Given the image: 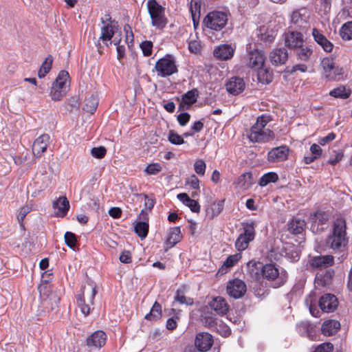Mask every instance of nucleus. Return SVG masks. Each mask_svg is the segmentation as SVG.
I'll return each mask as SVG.
<instances>
[{"mask_svg": "<svg viewBox=\"0 0 352 352\" xmlns=\"http://www.w3.org/2000/svg\"><path fill=\"white\" fill-rule=\"evenodd\" d=\"M346 222L342 219H337L333 224L331 232L325 239V245L331 249L333 254H339L338 258L342 262L347 257L346 247L348 239L346 237Z\"/></svg>", "mask_w": 352, "mask_h": 352, "instance_id": "1", "label": "nucleus"}, {"mask_svg": "<svg viewBox=\"0 0 352 352\" xmlns=\"http://www.w3.org/2000/svg\"><path fill=\"white\" fill-rule=\"evenodd\" d=\"M271 120V117L266 114L258 117L248 134L250 141L254 143H264L273 140L274 138V132L266 127Z\"/></svg>", "mask_w": 352, "mask_h": 352, "instance_id": "2", "label": "nucleus"}, {"mask_svg": "<svg viewBox=\"0 0 352 352\" xmlns=\"http://www.w3.org/2000/svg\"><path fill=\"white\" fill-rule=\"evenodd\" d=\"M146 8L151 21V25L156 30H162L168 21L165 14V8L155 0H148Z\"/></svg>", "mask_w": 352, "mask_h": 352, "instance_id": "3", "label": "nucleus"}, {"mask_svg": "<svg viewBox=\"0 0 352 352\" xmlns=\"http://www.w3.org/2000/svg\"><path fill=\"white\" fill-rule=\"evenodd\" d=\"M228 20V14L221 11H212L204 18V27L213 32H219L225 28Z\"/></svg>", "mask_w": 352, "mask_h": 352, "instance_id": "4", "label": "nucleus"}, {"mask_svg": "<svg viewBox=\"0 0 352 352\" xmlns=\"http://www.w3.org/2000/svg\"><path fill=\"white\" fill-rule=\"evenodd\" d=\"M320 65L322 68V76L327 81L339 80L343 75V68L336 65L334 59L331 57L323 58Z\"/></svg>", "mask_w": 352, "mask_h": 352, "instance_id": "5", "label": "nucleus"}, {"mask_svg": "<svg viewBox=\"0 0 352 352\" xmlns=\"http://www.w3.org/2000/svg\"><path fill=\"white\" fill-rule=\"evenodd\" d=\"M243 232L240 234L235 242V247L239 251L245 250L249 245L250 242L254 239L256 235V223L252 221L243 222Z\"/></svg>", "mask_w": 352, "mask_h": 352, "instance_id": "6", "label": "nucleus"}, {"mask_svg": "<svg viewBox=\"0 0 352 352\" xmlns=\"http://www.w3.org/2000/svg\"><path fill=\"white\" fill-rule=\"evenodd\" d=\"M155 69L157 76L162 78L171 76L178 72L175 59L170 54H166L159 59L155 63Z\"/></svg>", "mask_w": 352, "mask_h": 352, "instance_id": "7", "label": "nucleus"}, {"mask_svg": "<svg viewBox=\"0 0 352 352\" xmlns=\"http://www.w3.org/2000/svg\"><path fill=\"white\" fill-rule=\"evenodd\" d=\"M227 294L231 298L238 299L244 296L246 292L247 287L245 283L238 278L230 280L227 284Z\"/></svg>", "mask_w": 352, "mask_h": 352, "instance_id": "8", "label": "nucleus"}, {"mask_svg": "<svg viewBox=\"0 0 352 352\" xmlns=\"http://www.w3.org/2000/svg\"><path fill=\"white\" fill-rule=\"evenodd\" d=\"M106 20L109 21V22L106 23L102 18L101 19L103 26L101 28V35L99 38L104 43L109 41L116 33L118 28L117 22L111 21L109 15L106 16Z\"/></svg>", "mask_w": 352, "mask_h": 352, "instance_id": "9", "label": "nucleus"}, {"mask_svg": "<svg viewBox=\"0 0 352 352\" xmlns=\"http://www.w3.org/2000/svg\"><path fill=\"white\" fill-rule=\"evenodd\" d=\"M309 11L305 8H301L292 12L291 24L294 28H301L306 26L309 18Z\"/></svg>", "mask_w": 352, "mask_h": 352, "instance_id": "10", "label": "nucleus"}, {"mask_svg": "<svg viewBox=\"0 0 352 352\" xmlns=\"http://www.w3.org/2000/svg\"><path fill=\"white\" fill-rule=\"evenodd\" d=\"M265 60L266 56L264 53L258 49L250 50L246 58L248 67L254 70L264 66Z\"/></svg>", "mask_w": 352, "mask_h": 352, "instance_id": "11", "label": "nucleus"}, {"mask_svg": "<svg viewBox=\"0 0 352 352\" xmlns=\"http://www.w3.org/2000/svg\"><path fill=\"white\" fill-rule=\"evenodd\" d=\"M107 339L106 333L103 331L98 330L87 338L86 344L92 349H100L105 345Z\"/></svg>", "mask_w": 352, "mask_h": 352, "instance_id": "12", "label": "nucleus"}, {"mask_svg": "<svg viewBox=\"0 0 352 352\" xmlns=\"http://www.w3.org/2000/svg\"><path fill=\"white\" fill-rule=\"evenodd\" d=\"M195 344L199 351H208L213 344L212 336L207 332H201L197 334Z\"/></svg>", "mask_w": 352, "mask_h": 352, "instance_id": "13", "label": "nucleus"}, {"mask_svg": "<svg viewBox=\"0 0 352 352\" xmlns=\"http://www.w3.org/2000/svg\"><path fill=\"white\" fill-rule=\"evenodd\" d=\"M285 45L289 49L302 47L304 42L302 34L296 31H289L284 34Z\"/></svg>", "mask_w": 352, "mask_h": 352, "instance_id": "14", "label": "nucleus"}, {"mask_svg": "<svg viewBox=\"0 0 352 352\" xmlns=\"http://www.w3.org/2000/svg\"><path fill=\"white\" fill-rule=\"evenodd\" d=\"M289 148L286 146H280L270 150L267 153V160L270 162H279L287 159Z\"/></svg>", "mask_w": 352, "mask_h": 352, "instance_id": "15", "label": "nucleus"}, {"mask_svg": "<svg viewBox=\"0 0 352 352\" xmlns=\"http://www.w3.org/2000/svg\"><path fill=\"white\" fill-rule=\"evenodd\" d=\"M261 274L263 278L268 280H275L276 278H279L281 280V284H283L286 277L285 274H280L278 269L274 264H266L263 266L261 269Z\"/></svg>", "mask_w": 352, "mask_h": 352, "instance_id": "16", "label": "nucleus"}, {"mask_svg": "<svg viewBox=\"0 0 352 352\" xmlns=\"http://www.w3.org/2000/svg\"><path fill=\"white\" fill-rule=\"evenodd\" d=\"M50 135L45 133L41 135L34 140L32 145V151L36 157H41V154L46 151L50 144Z\"/></svg>", "mask_w": 352, "mask_h": 352, "instance_id": "17", "label": "nucleus"}, {"mask_svg": "<svg viewBox=\"0 0 352 352\" xmlns=\"http://www.w3.org/2000/svg\"><path fill=\"white\" fill-rule=\"evenodd\" d=\"M309 263L314 268H326L333 265L334 257L332 255L316 256L310 258Z\"/></svg>", "mask_w": 352, "mask_h": 352, "instance_id": "18", "label": "nucleus"}, {"mask_svg": "<svg viewBox=\"0 0 352 352\" xmlns=\"http://www.w3.org/2000/svg\"><path fill=\"white\" fill-rule=\"evenodd\" d=\"M319 306L324 312H332L338 306V300L333 294H327L320 298Z\"/></svg>", "mask_w": 352, "mask_h": 352, "instance_id": "19", "label": "nucleus"}, {"mask_svg": "<svg viewBox=\"0 0 352 352\" xmlns=\"http://www.w3.org/2000/svg\"><path fill=\"white\" fill-rule=\"evenodd\" d=\"M311 34L314 41L320 45L326 52H331L333 48V43L329 41L322 32L316 28L312 29Z\"/></svg>", "mask_w": 352, "mask_h": 352, "instance_id": "20", "label": "nucleus"}, {"mask_svg": "<svg viewBox=\"0 0 352 352\" xmlns=\"http://www.w3.org/2000/svg\"><path fill=\"white\" fill-rule=\"evenodd\" d=\"M234 49L228 44H222L214 50V56L219 60H228L232 58Z\"/></svg>", "mask_w": 352, "mask_h": 352, "instance_id": "21", "label": "nucleus"}, {"mask_svg": "<svg viewBox=\"0 0 352 352\" xmlns=\"http://www.w3.org/2000/svg\"><path fill=\"white\" fill-rule=\"evenodd\" d=\"M227 91L233 94L237 95L242 92L245 89V82L243 78L239 77H232L226 83Z\"/></svg>", "mask_w": 352, "mask_h": 352, "instance_id": "22", "label": "nucleus"}, {"mask_svg": "<svg viewBox=\"0 0 352 352\" xmlns=\"http://www.w3.org/2000/svg\"><path fill=\"white\" fill-rule=\"evenodd\" d=\"M340 329V323L336 320H327L321 325V333L324 336L335 335Z\"/></svg>", "mask_w": 352, "mask_h": 352, "instance_id": "23", "label": "nucleus"}, {"mask_svg": "<svg viewBox=\"0 0 352 352\" xmlns=\"http://www.w3.org/2000/svg\"><path fill=\"white\" fill-rule=\"evenodd\" d=\"M53 208L55 210L56 216L64 217L69 209V201L66 197H60L53 202Z\"/></svg>", "mask_w": 352, "mask_h": 352, "instance_id": "24", "label": "nucleus"}, {"mask_svg": "<svg viewBox=\"0 0 352 352\" xmlns=\"http://www.w3.org/2000/svg\"><path fill=\"white\" fill-rule=\"evenodd\" d=\"M209 305L211 309L220 316L226 314L229 310V305L226 302V300L221 296L213 298Z\"/></svg>", "mask_w": 352, "mask_h": 352, "instance_id": "25", "label": "nucleus"}, {"mask_svg": "<svg viewBox=\"0 0 352 352\" xmlns=\"http://www.w3.org/2000/svg\"><path fill=\"white\" fill-rule=\"evenodd\" d=\"M287 58V51L285 48L275 49L270 54V60L275 65L285 64Z\"/></svg>", "mask_w": 352, "mask_h": 352, "instance_id": "26", "label": "nucleus"}, {"mask_svg": "<svg viewBox=\"0 0 352 352\" xmlns=\"http://www.w3.org/2000/svg\"><path fill=\"white\" fill-rule=\"evenodd\" d=\"M223 206V199L213 201L206 209V217L212 219L217 217L222 212Z\"/></svg>", "mask_w": 352, "mask_h": 352, "instance_id": "27", "label": "nucleus"}, {"mask_svg": "<svg viewBox=\"0 0 352 352\" xmlns=\"http://www.w3.org/2000/svg\"><path fill=\"white\" fill-rule=\"evenodd\" d=\"M177 199L184 204L188 206L193 212H199L200 205L199 202L195 199H192L186 193H179L177 196Z\"/></svg>", "mask_w": 352, "mask_h": 352, "instance_id": "28", "label": "nucleus"}, {"mask_svg": "<svg viewBox=\"0 0 352 352\" xmlns=\"http://www.w3.org/2000/svg\"><path fill=\"white\" fill-rule=\"evenodd\" d=\"M253 184L254 179L251 173H245L241 175L236 181V186L241 190L249 189Z\"/></svg>", "mask_w": 352, "mask_h": 352, "instance_id": "29", "label": "nucleus"}, {"mask_svg": "<svg viewBox=\"0 0 352 352\" xmlns=\"http://www.w3.org/2000/svg\"><path fill=\"white\" fill-rule=\"evenodd\" d=\"M255 71L257 72V78L258 81L262 84H269L272 81V72H270L269 69L266 68L265 65Z\"/></svg>", "mask_w": 352, "mask_h": 352, "instance_id": "30", "label": "nucleus"}, {"mask_svg": "<svg viewBox=\"0 0 352 352\" xmlns=\"http://www.w3.org/2000/svg\"><path fill=\"white\" fill-rule=\"evenodd\" d=\"M69 78L68 72L65 70H62L59 72L52 85L67 91L69 87Z\"/></svg>", "mask_w": 352, "mask_h": 352, "instance_id": "31", "label": "nucleus"}, {"mask_svg": "<svg viewBox=\"0 0 352 352\" xmlns=\"http://www.w3.org/2000/svg\"><path fill=\"white\" fill-rule=\"evenodd\" d=\"M182 239L181 230L179 227H175L170 230L168 238L166 239V244L170 247H173Z\"/></svg>", "mask_w": 352, "mask_h": 352, "instance_id": "32", "label": "nucleus"}, {"mask_svg": "<svg viewBox=\"0 0 352 352\" xmlns=\"http://www.w3.org/2000/svg\"><path fill=\"white\" fill-rule=\"evenodd\" d=\"M87 289L86 287L84 286L81 289V293L78 294L76 296V302L78 305V307L80 308L81 313L85 316H87L90 313V307L88 305L85 304V292Z\"/></svg>", "mask_w": 352, "mask_h": 352, "instance_id": "33", "label": "nucleus"}, {"mask_svg": "<svg viewBox=\"0 0 352 352\" xmlns=\"http://www.w3.org/2000/svg\"><path fill=\"white\" fill-rule=\"evenodd\" d=\"M305 222L300 219H294L288 224L289 231L294 234H300L304 230Z\"/></svg>", "mask_w": 352, "mask_h": 352, "instance_id": "34", "label": "nucleus"}, {"mask_svg": "<svg viewBox=\"0 0 352 352\" xmlns=\"http://www.w3.org/2000/svg\"><path fill=\"white\" fill-rule=\"evenodd\" d=\"M340 35L344 41L352 40V21H347L342 25Z\"/></svg>", "mask_w": 352, "mask_h": 352, "instance_id": "35", "label": "nucleus"}, {"mask_svg": "<svg viewBox=\"0 0 352 352\" xmlns=\"http://www.w3.org/2000/svg\"><path fill=\"white\" fill-rule=\"evenodd\" d=\"M53 62V57L52 55L47 56L45 61L42 63L40 69L38 72V76L40 78H44L46 74L50 71Z\"/></svg>", "mask_w": 352, "mask_h": 352, "instance_id": "36", "label": "nucleus"}, {"mask_svg": "<svg viewBox=\"0 0 352 352\" xmlns=\"http://www.w3.org/2000/svg\"><path fill=\"white\" fill-rule=\"evenodd\" d=\"M329 218V214L326 212L321 210H318L311 215V221L321 226L324 225L328 221Z\"/></svg>", "mask_w": 352, "mask_h": 352, "instance_id": "37", "label": "nucleus"}, {"mask_svg": "<svg viewBox=\"0 0 352 352\" xmlns=\"http://www.w3.org/2000/svg\"><path fill=\"white\" fill-rule=\"evenodd\" d=\"M199 96V91L197 89H192L182 96V102L188 105L194 104Z\"/></svg>", "mask_w": 352, "mask_h": 352, "instance_id": "38", "label": "nucleus"}, {"mask_svg": "<svg viewBox=\"0 0 352 352\" xmlns=\"http://www.w3.org/2000/svg\"><path fill=\"white\" fill-rule=\"evenodd\" d=\"M351 90L349 89H346L344 86H340L337 88H335L332 89L329 94L330 96L334 97V98H340L346 99L349 98L351 95Z\"/></svg>", "mask_w": 352, "mask_h": 352, "instance_id": "39", "label": "nucleus"}, {"mask_svg": "<svg viewBox=\"0 0 352 352\" xmlns=\"http://www.w3.org/2000/svg\"><path fill=\"white\" fill-rule=\"evenodd\" d=\"M161 316L162 307L160 304H159L157 302H155L153 304L150 312L145 316V318L146 320H155L160 318Z\"/></svg>", "mask_w": 352, "mask_h": 352, "instance_id": "40", "label": "nucleus"}, {"mask_svg": "<svg viewBox=\"0 0 352 352\" xmlns=\"http://www.w3.org/2000/svg\"><path fill=\"white\" fill-rule=\"evenodd\" d=\"M278 179V175L274 172H269L264 174L259 179L258 184L261 186H265L271 182H276Z\"/></svg>", "mask_w": 352, "mask_h": 352, "instance_id": "41", "label": "nucleus"}, {"mask_svg": "<svg viewBox=\"0 0 352 352\" xmlns=\"http://www.w3.org/2000/svg\"><path fill=\"white\" fill-rule=\"evenodd\" d=\"M135 233L141 238L144 239L148 232V224L145 221H138L134 227Z\"/></svg>", "mask_w": 352, "mask_h": 352, "instance_id": "42", "label": "nucleus"}, {"mask_svg": "<svg viewBox=\"0 0 352 352\" xmlns=\"http://www.w3.org/2000/svg\"><path fill=\"white\" fill-rule=\"evenodd\" d=\"M98 104V101L97 98L94 96H91L85 99L84 110L90 113H93L96 111Z\"/></svg>", "mask_w": 352, "mask_h": 352, "instance_id": "43", "label": "nucleus"}, {"mask_svg": "<svg viewBox=\"0 0 352 352\" xmlns=\"http://www.w3.org/2000/svg\"><path fill=\"white\" fill-rule=\"evenodd\" d=\"M312 54V48L309 46H306L305 47H301L300 50L297 52L296 55L298 59L302 61H307L311 57Z\"/></svg>", "mask_w": 352, "mask_h": 352, "instance_id": "44", "label": "nucleus"}, {"mask_svg": "<svg viewBox=\"0 0 352 352\" xmlns=\"http://www.w3.org/2000/svg\"><path fill=\"white\" fill-rule=\"evenodd\" d=\"M67 90L52 85L50 91V96L53 100L57 101L66 94Z\"/></svg>", "mask_w": 352, "mask_h": 352, "instance_id": "45", "label": "nucleus"}, {"mask_svg": "<svg viewBox=\"0 0 352 352\" xmlns=\"http://www.w3.org/2000/svg\"><path fill=\"white\" fill-rule=\"evenodd\" d=\"M175 300L181 304H185L187 305H191L193 304V299L186 298L184 295V290L181 289H177Z\"/></svg>", "mask_w": 352, "mask_h": 352, "instance_id": "46", "label": "nucleus"}, {"mask_svg": "<svg viewBox=\"0 0 352 352\" xmlns=\"http://www.w3.org/2000/svg\"><path fill=\"white\" fill-rule=\"evenodd\" d=\"M312 329L307 322H301L296 325L298 333L302 336H309L310 329Z\"/></svg>", "mask_w": 352, "mask_h": 352, "instance_id": "47", "label": "nucleus"}, {"mask_svg": "<svg viewBox=\"0 0 352 352\" xmlns=\"http://www.w3.org/2000/svg\"><path fill=\"white\" fill-rule=\"evenodd\" d=\"M162 166L160 163H153L148 164L144 169L146 174L149 175H155L161 172Z\"/></svg>", "mask_w": 352, "mask_h": 352, "instance_id": "48", "label": "nucleus"}, {"mask_svg": "<svg viewBox=\"0 0 352 352\" xmlns=\"http://www.w3.org/2000/svg\"><path fill=\"white\" fill-rule=\"evenodd\" d=\"M64 238L65 244L70 248H74L77 243L76 236L71 232H66Z\"/></svg>", "mask_w": 352, "mask_h": 352, "instance_id": "49", "label": "nucleus"}, {"mask_svg": "<svg viewBox=\"0 0 352 352\" xmlns=\"http://www.w3.org/2000/svg\"><path fill=\"white\" fill-rule=\"evenodd\" d=\"M168 138V141L171 144H175V145H180L185 142L184 140V138L181 135L175 133L174 131H169Z\"/></svg>", "mask_w": 352, "mask_h": 352, "instance_id": "50", "label": "nucleus"}, {"mask_svg": "<svg viewBox=\"0 0 352 352\" xmlns=\"http://www.w3.org/2000/svg\"><path fill=\"white\" fill-rule=\"evenodd\" d=\"M32 210V207L29 205H25L21 207L16 215L17 220L19 223L22 225L23 221L26 217V215Z\"/></svg>", "mask_w": 352, "mask_h": 352, "instance_id": "51", "label": "nucleus"}, {"mask_svg": "<svg viewBox=\"0 0 352 352\" xmlns=\"http://www.w3.org/2000/svg\"><path fill=\"white\" fill-rule=\"evenodd\" d=\"M107 153V149L104 146H100L98 147H94L91 149V155L97 159L103 158Z\"/></svg>", "mask_w": 352, "mask_h": 352, "instance_id": "52", "label": "nucleus"}, {"mask_svg": "<svg viewBox=\"0 0 352 352\" xmlns=\"http://www.w3.org/2000/svg\"><path fill=\"white\" fill-rule=\"evenodd\" d=\"M206 165L203 160H197L194 164V170L195 173L201 176H204L206 171Z\"/></svg>", "mask_w": 352, "mask_h": 352, "instance_id": "53", "label": "nucleus"}, {"mask_svg": "<svg viewBox=\"0 0 352 352\" xmlns=\"http://www.w3.org/2000/svg\"><path fill=\"white\" fill-rule=\"evenodd\" d=\"M280 256H283L287 257V258H289L291 261L294 262L299 260V254L297 251L296 250H292L291 254H289L287 252V249L285 248H283L280 253Z\"/></svg>", "mask_w": 352, "mask_h": 352, "instance_id": "54", "label": "nucleus"}, {"mask_svg": "<svg viewBox=\"0 0 352 352\" xmlns=\"http://www.w3.org/2000/svg\"><path fill=\"white\" fill-rule=\"evenodd\" d=\"M140 47L144 56H148L152 54L153 43L151 41H145L140 44Z\"/></svg>", "mask_w": 352, "mask_h": 352, "instance_id": "55", "label": "nucleus"}, {"mask_svg": "<svg viewBox=\"0 0 352 352\" xmlns=\"http://www.w3.org/2000/svg\"><path fill=\"white\" fill-rule=\"evenodd\" d=\"M333 345L330 342H324L318 345L314 352H333Z\"/></svg>", "mask_w": 352, "mask_h": 352, "instance_id": "56", "label": "nucleus"}, {"mask_svg": "<svg viewBox=\"0 0 352 352\" xmlns=\"http://www.w3.org/2000/svg\"><path fill=\"white\" fill-rule=\"evenodd\" d=\"M239 254L230 255L227 258L226 261H224L222 267H226V268H229L232 267L239 261Z\"/></svg>", "mask_w": 352, "mask_h": 352, "instance_id": "57", "label": "nucleus"}, {"mask_svg": "<svg viewBox=\"0 0 352 352\" xmlns=\"http://www.w3.org/2000/svg\"><path fill=\"white\" fill-rule=\"evenodd\" d=\"M188 49L190 52L199 53L201 50L200 42L197 40L190 41L188 43Z\"/></svg>", "mask_w": 352, "mask_h": 352, "instance_id": "58", "label": "nucleus"}, {"mask_svg": "<svg viewBox=\"0 0 352 352\" xmlns=\"http://www.w3.org/2000/svg\"><path fill=\"white\" fill-rule=\"evenodd\" d=\"M186 184L193 189L198 190L199 188V180L195 175H191L188 179Z\"/></svg>", "mask_w": 352, "mask_h": 352, "instance_id": "59", "label": "nucleus"}, {"mask_svg": "<svg viewBox=\"0 0 352 352\" xmlns=\"http://www.w3.org/2000/svg\"><path fill=\"white\" fill-rule=\"evenodd\" d=\"M190 116L188 113H181L177 116V121L181 126H185L189 121Z\"/></svg>", "mask_w": 352, "mask_h": 352, "instance_id": "60", "label": "nucleus"}, {"mask_svg": "<svg viewBox=\"0 0 352 352\" xmlns=\"http://www.w3.org/2000/svg\"><path fill=\"white\" fill-rule=\"evenodd\" d=\"M124 31L126 32V43H127L129 47L131 46V43L133 41V34L132 31L131 30V28L129 25H125L124 28Z\"/></svg>", "mask_w": 352, "mask_h": 352, "instance_id": "61", "label": "nucleus"}, {"mask_svg": "<svg viewBox=\"0 0 352 352\" xmlns=\"http://www.w3.org/2000/svg\"><path fill=\"white\" fill-rule=\"evenodd\" d=\"M310 152L316 157L319 158L322 155V150L318 144H313L310 146Z\"/></svg>", "mask_w": 352, "mask_h": 352, "instance_id": "62", "label": "nucleus"}, {"mask_svg": "<svg viewBox=\"0 0 352 352\" xmlns=\"http://www.w3.org/2000/svg\"><path fill=\"white\" fill-rule=\"evenodd\" d=\"M120 261L123 263H130L131 256L129 251H123L120 256Z\"/></svg>", "mask_w": 352, "mask_h": 352, "instance_id": "63", "label": "nucleus"}, {"mask_svg": "<svg viewBox=\"0 0 352 352\" xmlns=\"http://www.w3.org/2000/svg\"><path fill=\"white\" fill-rule=\"evenodd\" d=\"M109 214L114 219L120 218L122 214V210L118 207L111 208L109 210Z\"/></svg>", "mask_w": 352, "mask_h": 352, "instance_id": "64", "label": "nucleus"}]
</instances>
